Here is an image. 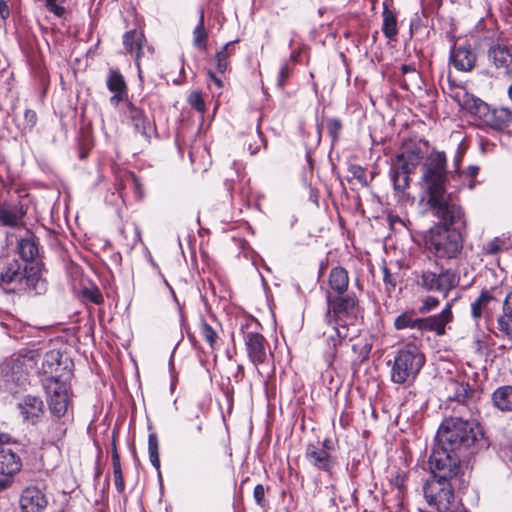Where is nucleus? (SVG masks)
<instances>
[{
  "label": "nucleus",
  "instance_id": "4be33fe9",
  "mask_svg": "<svg viewBox=\"0 0 512 512\" xmlns=\"http://www.w3.org/2000/svg\"><path fill=\"white\" fill-rule=\"evenodd\" d=\"M356 332V330L351 331V328L345 324L334 323L328 331H324L323 333L328 347L327 352L334 354L342 341L352 339L356 335Z\"/></svg>",
  "mask_w": 512,
  "mask_h": 512
},
{
  "label": "nucleus",
  "instance_id": "338daca9",
  "mask_svg": "<svg viewBox=\"0 0 512 512\" xmlns=\"http://www.w3.org/2000/svg\"><path fill=\"white\" fill-rule=\"evenodd\" d=\"M298 56H299V53H298V52H292V53H291L290 58H291L292 60H296Z\"/></svg>",
  "mask_w": 512,
  "mask_h": 512
},
{
  "label": "nucleus",
  "instance_id": "9d476101",
  "mask_svg": "<svg viewBox=\"0 0 512 512\" xmlns=\"http://www.w3.org/2000/svg\"><path fill=\"white\" fill-rule=\"evenodd\" d=\"M454 482L430 477L423 487L427 503L439 512H447L454 500Z\"/></svg>",
  "mask_w": 512,
  "mask_h": 512
},
{
  "label": "nucleus",
  "instance_id": "423d86ee",
  "mask_svg": "<svg viewBox=\"0 0 512 512\" xmlns=\"http://www.w3.org/2000/svg\"><path fill=\"white\" fill-rule=\"evenodd\" d=\"M456 99L460 107L476 117L483 126L503 130L512 123V111L509 108L491 109L487 103L466 91L457 93Z\"/></svg>",
  "mask_w": 512,
  "mask_h": 512
},
{
  "label": "nucleus",
  "instance_id": "de8ad7c7",
  "mask_svg": "<svg viewBox=\"0 0 512 512\" xmlns=\"http://www.w3.org/2000/svg\"><path fill=\"white\" fill-rule=\"evenodd\" d=\"M113 467V476H114V483L116 486V489L118 492H123L125 489V483L122 473L121 464L120 465H112Z\"/></svg>",
  "mask_w": 512,
  "mask_h": 512
},
{
  "label": "nucleus",
  "instance_id": "393cba45",
  "mask_svg": "<svg viewBox=\"0 0 512 512\" xmlns=\"http://www.w3.org/2000/svg\"><path fill=\"white\" fill-rule=\"evenodd\" d=\"M127 110L126 114L128 118L131 120L134 129L136 132L140 133L142 136L149 138L150 131L152 130V126L148 118L142 109L136 107L132 102L127 101L126 103Z\"/></svg>",
  "mask_w": 512,
  "mask_h": 512
},
{
  "label": "nucleus",
  "instance_id": "1a4fd4ad",
  "mask_svg": "<svg viewBox=\"0 0 512 512\" xmlns=\"http://www.w3.org/2000/svg\"><path fill=\"white\" fill-rule=\"evenodd\" d=\"M327 320L329 324L342 323L348 327L353 326L357 320L358 305L354 295L338 296L332 299L327 293Z\"/></svg>",
  "mask_w": 512,
  "mask_h": 512
},
{
  "label": "nucleus",
  "instance_id": "680f3d73",
  "mask_svg": "<svg viewBox=\"0 0 512 512\" xmlns=\"http://www.w3.org/2000/svg\"><path fill=\"white\" fill-rule=\"evenodd\" d=\"M320 448L326 449L327 452L334 450V443L331 438H326L322 442V446Z\"/></svg>",
  "mask_w": 512,
  "mask_h": 512
},
{
  "label": "nucleus",
  "instance_id": "79ce46f5",
  "mask_svg": "<svg viewBox=\"0 0 512 512\" xmlns=\"http://www.w3.org/2000/svg\"><path fill=\"white\" fill-rule=\"evenodd\" d=\"M325 127L329 136L332 138V142L335 143L338 141L343 128L341 120L338 118H327L325 120Z\"/></svg>",
  "mask_w": 512,
  "mask_h": 512
},
{
  "label": "nucleus",
  "instance_id": "ddd939ff",
  "mask_svg": "<svg viewBox=\"0 0 512 512\" xmlns=\"http://www.w3.org/2000/svg\"><path fill=\"white\" fill-rule=\"evenodd\" d=\"M243 340L248 358L254 366L264 364L268 356L272 355L269 351V344L262 334L245 331L243 332Z\"/></svg>",
  "mask_w": 512,
  "mask_h": 512
},
{
  "label": "nucleus",
  "instance_id": "9b49d317",
  "mask_svg": "<svg viewBox=\"0 0 512 512\" xmlns=\"http://www.w3.org/2000/svg\"><path fill=\"white\" fill-rule=\"evenodd\" d=\"M43 387L47 395V403L52 416H66L69 405V386L66 380L45 378Z\"/></svg>",
  "mask_w": 512,
  "mask_h": 512
},
{
  "label": "nucleus",
  "instance_id": "69168bd1",
  "mask_svg": "<svg viewBox=\"0 0 512 512\" xmlns=\"http://www.w3.org/2000/svg\"><path fill=\"white\" fill-rule=\"evenodd\" d=\"M112 465H120V457L117 452V449L114 448L111 455Z\"/></svg>",
  "mask_w": 512,
  "mask_h": 512
},
{
  "label": "nucleus",
  "instance_id": "7c9ffc66",
  "mask_svg": "<svg viewBox=\"0 0 512 512\" xmlns=\"http://www.w3.org/2000/svg\"><path fill=\"white\" fill-rule=\"evenodd\" d=\"M18 253L23 263L33 261L39 254V243L33 235H28L18 242Z\"/></svg>",
  "mask_w": 512,
  "mask_h": 512
},
{
  "label": "nucleus",
  "instance_id": "2eb2a0df",
  "mask_svg": "<svg viewBox=\"0 0 512 512\" xmlns=\"http://www.w3.org/2000/svg\"><path fill=\"white\" fill-rule=\"evenodd\" d=\"M451 65L458 71L470 72L477 62V55L471 44L467 41L454 43L450 49L449 57Z\"/></svg>",
  "mask_w": 512,
  "mask_h": 512
},
{
  "label": "nucleus",
  "instance_id": "f8f14e48",
  "mask_svg": "<svg viewBox=\"0 0 512 512\" xmlns=\"http://www.w3.org/2000/svg\"><path fill=\"white\" fill-rule=\"evenodd\" d=\"M504 292L501 287L493 286L481 290L479 296L471 303V316L478 321L483 316L491 317L493 310L500 303Z\"/></svg>",
  "mask_w": 512,
  "mask_h": 512
},
{
  "label": "nucleus",
  "instance_id": "412c9836",
  "mask_svg": "<svg viewBox=\"0 0 512 512\" xmlns=\"http://www.w3.org/2000/svg\"><path fill=\"white\" fill-rule=\"evenodd\" d=\"M145 42V37L142 32H138L136 30L127 31L123 35V45L128 53H136V67L138 70V78L140 82H143V71L141 69V58L143 55V43Z\"/></svg>",
  "mask_w": 512,
  "mask_h": 512
},
{
  "label": "nucleus",
  "instance_id": "f257e3e1",
  "mask_svg": "<svg viewBox=\"0 0 512 512\" xmlns=\"http://www.w3.org/2000/svg\"><path fill=\"white\" fill-rule=\"evenodd\" d=\"M447 157L433 151L422 165L421 185L426 205L438 219L426 236L428 251L439 260H457L464 248L461 229L466 227L465 211L455 192L447 191V182L460 177L458 169L448 172Z\"/></svg>",
  "mask_w": 512,
  "mask_h": 512
},
{
  "label": "nucleus",
  "instance_id": "a211bd4d",
  "mask_svg": "<svg viewBox=\"0 0 512 512\" xmlns=\"http://www.w3.org/2000/svg\"><path fill=\"white\" fill-rule=\"evenodd\" d=\"M305 458L315 468L331 474L336 466V458L331 456L326 449L315 444H308L305 450Z\"/></svg>",
  "mask_w": 512,
  "mask_h": 512
},
{
  "label": "nucleus",
  "instance_id": "a19ab883",
  "mask_svg": "<svg viewBox=\"0 0 512 512\" xmlns=\"http://www.w3.org/2000/svg\"><path fill=\"white\" fill-rule=\"evenodd\" d=\"M194 35V44L198 48H205V41L207 38V33L204 28V14L201 12L200 19L198 25L195 27L193 31Z\"/></svg>",
  "mask_w": 512,
  "mask_h": 512
},
{
  "label": "nucleus",
  "instance_id": "f3484780",
  "mask_svg": "<svg viewBox=\"0 0 512 512\" xmlns=\"http://www.w3.org/2000/svg\"><path fill=\"white\" fill-rule=\"evenodd\" d=\"M48 499L44 492L36 486H28L21 492L19 506L21 512H44Z\"/></svg>",
  "mask_w": 512,
  "mask_h": 512
},
{
  "label": "nucleus",
  "instance_id": "09e8293b",
  "mask_svg": "<svg viewBox=\"0 0 512 512\" xmlns=\"http://www.w3.org/2000/svg\"><path fill=\"white\" fill-rule=\"evenodd\" d=\"M25 128L31 131L37 123V114L32 109H26L24 113Z\"/></svg>",
  "mask_w": 512,
  "mask_h": 512
},
{
  "label": "nucleus",
  "instance_id": "e2e57ef3",
  "mask_svg": "<svg viewBox=\"0 0 512 512\" xmlns=\"http://www.w3.org/2000/svg\"><path fill=\"white\" fill-rule=\"evenodd\" d=\"M478 171H479V167L474 166V165H471V166H469V167L467 168V170H466V172H465V173H466V175H467L468 177L474 178V177H476V175L478 174Z\"/></svg>",
  "mask_w": 512,
  "mask_h": 512
},
{
  "label": "nucleus",
  "instance_id": "052dcab7",
  "mask_svg": "<svg viewBox=\"0 0 512 512\" xmlns=\"http://www.w3.org/2000/svg\"><path fill=\"white\" fill-rule=\"evenodd\" d=\"M12 441V437L8 433L0 432V447H6L5 444H9Z\"/></svg>",
  "mask_w": 512,
  "mask_h": 512
},
{
  "label": "nucleus",
  "instance_id": "774afa93",
  "mask_svg": "<svg viewBox=\"0 0 512 512\" xmlns=\"http://www.w3.org/2000/svg\"><path fill=\"white\" fill-rule=\"evenodd\" d=\"M508 93H509V97H510V99L512 100V84H511V85H510V87H509V91H508Z\"/></svg>",
  "mask_w": 512,
  "mask_h": 512
},
{
  "label": "nucleus",
  "instance_id": "39448f33",
  "mask_svg": "<svg viewBox=\"0 0 512 512\" xmlns=\"http://www.w3.org/2000/svg\"><path fill=\"white\" fill-rule=\"evenodd\" d=\"M391 363L390 379L393 383L410 386L417 379L424 363L425 356L414 343L400 347Z\"/></svg>",
  "mask_w": 512,
  "mask_h": 512
},
{
  "label": "nucleus",
  "instance_id": "4468645a",
  "mask_svg": "<svg viewBox=\"0 0 512 512\" xmlns=\"http://www.w3.org/2000/svg\"><path fill=\"white\" fill-rule=\"evenodd\" d=\"M16 407L22 421L31 425L39 423L45 412L43 400L31 394L19 397Z\"/></svg>",
  "mask_w": 512,
  "mask_h": 512
},
{
  "label": "nucleus",
  "instance_id": "58836bf2",
  "mask_svg": "<svg viewBox=\"0 0 512 512\" xmlns=\"http://www.w3.org/2000/svg\"><path fill=\"white\" fill-rule=\"evenodd\" d=\"M148 453L151 464L156 470L160 469L159 442L155 433L148 436Z\"/></svg>",
  "mask_w": 512,
  "mask_h": 512
},
{
  "label": "nucleus",
  "instance_id": "c03bdc74",
  "mask_svg": "<svg viewBox=\"0 0 512 512\" xmlns=\"http://www.w3.org/2000/svg\"><path fill=\"white\" fill-rule=\"evenodd\" d=\"M401 70H402L403 75L407 76V78L404 80V83L406 86H407V81L418 84V81L420 80V74L417 72L414 65L404 64V65H402Z\"/></svg>",
  "mask_w": 512,
  "mask_h": 512
},
{
  "label": "nucleus",
  "instance_id": "8fccbe9b",
  "mask_svg": "<svg viewBox=\"0 0 512 512\" xmlns=\"http://www.w3.org/2000/svg\"><path fill=\"white\" fill-rule=\"evenodd\" d=\"M253 497L257 505L261 507L264 505L265 488L262 484H258L255 486L253 491Z\"/></svg>",
  "mask_w": 512,
  "mask_h": 512
},
{
  "label": "nucleus",
  "instance_id": "a18cd8bd",
  "mask_svg": "<svg viewBox=\"0 0 512 512\" xmlns=\"http://www.w3.org/2000/svg\"><path fill=\"white\" fill-rule=\"evenodd\" d=\"M188 103L192 108L197 110L198 112L204 113L205 111V102L203 100L202 94L198 91H194L189 95Z\"/></svg>",
  "mask_w": 512,
  "mask_h": 512
},
{
  "label": "nucleus",
  "instance_id": "7ed1b4c3",
  "mask_svg": "<svg viewBox=\"0 0 512 512\" xmlns=\"http://www.w3.org/2000/svg\"><path fill=\"white\" fill-rule=\"evenodd\" d=\"M0 287L8 293L34 292L43 294L47 289L37 264H27L14 256L0 257Z\"/></svg>",
  "mask_w": 512,
  "mask_h": 512
},
{
  "label": "nucleus",
  "instance_id": "473e14b6",
  "mask_svg": "<svg viewBox=\"0 0 512 512\" xmlns=\"http://www.w3.org/2000/svg\"><path fill=\"white\" fill-rule=\"evenodd\" d=\"M422 155L419 149H408L397 156L395 165L409 172L420 163Z\"/></svg>",
  "mask_w": 512,
  "mask_h": 512
},
{
  "label": "nucleus",
  "instance_id": "37998d69",
  "mask_svg": "<svg viewBox=\"0 0 512 512\" xmlns=\"http://www.w3.org/2000/svg\"><path fill=\"white\" fill-rule=\"evenodd\" d=\"M292 74V69L287 61H285L280 68L277 75L276 85L278 88L283 89L287 80Z\"/></svg>",
  "mask_w": 512,
  "mask_h": 512
},
{
  "label": "nucleus",
  "instance_id": "f03ea898",
  "mask_svg": "<svg viewBox=\"0 0 512 512\" xmlns=\"http://www.w3.org/2000/svg\"><path fill=\"white\" fill-rule=\"evenodd\" d=\"M437 440L439 445L462 456L473 454L486 445L479 423L458 417L447 418L441 423Z\"/></svg>",
  "mask_w": 512,
  "mask_h": 512
},
{
  "label": "nucleus",
  "instance_id": "c9c22d12",
  "mask_svg": "<svg viewBox=\"0 0 512 512\" xmlns=\"http://www.w3.org/2000/svg\"><path fill=\"white\" fill-rule=\"evenodd\" d=\"M411 172L404 170L396 165H393L390 170L391 180L393 182V186L395 191L404 192L406 188L409 186V174Z\"/></svg>",
  "mask_w": 512,
  "mask_h": 512
},
{
  "label": "nucleus",
  "instance_id": "2f4dec72",
  "mask_svg": "<svg viewBox=\"0 0 512 512\" xmlns=\"http://www.w3.org/2000/svg\"><path fill=\"white\" fill-rule=\"evenodd\" d=\"M492 403L500 411H512V386L498 387L492 394Z\"/></svg>",
  "mask_w": 512,
  "mask_h": 512
},
{
  "label": "nucleus",
  "instance_id": "e433bc0d",
  "mask_svg": "<svg viewBox=\"0 0 512 512\" xmlns=\"http://www.w3.org/2000/svg\"><path fill=\"white\" fill-rule=\"evenodd\" d=\"M106 85L110 92L127 91V85L124 77L117 69L111 68L109 70Z\"/></svg>",
  "mask_w": 512,
  "mask_h": 512
},
{
  "label": "nucleus",
  "instance_id": "f704fd0d",
  "mask_svg": "<svg viewBox=\"0 0 512 512\" xmlns=\"http://www.w3.org/2000/svg\"><path fill=\"white\" fill-rule=\"evenodd\" d=\"M509 249V238L505 236H497L487 241L482 247V253L488 256H494L500 252Z\"/></svg>",
  "mask_w": 512,
  "mask_h": 512
},
{
  "label": "nucleus",
  "instance_id": "0eeeda50",
  "mask_svg": "<svg viewBox=\"0 0 512 512\" xmlns=\"http://www.w3.org/2000/svg\"><path fill=\"white\" fill-rule=\"evenodd\" d=\"M417 284L427 292H437L443 297L455 289L460 283V275L451 268H441L440 272L429 269L416 272Z\"/></svg>",
  "mask_w": 512,
  "mask_h": 512
},
{
  "label": "nucleus",
  "instance_id": "72a5a7b5",
  "mask_svg": "<svg viewBox=\"0 0 512 512\" xmlns=\"http://www.w3.org/2000/svg\"><path fill=\"white\" fill-rule=\"evenodd\" d=\"M383 24H382V32L388 39H394L398 34L397 27V16L396 13L389 9L387 4L384 3V8L382 12Z\"/></svg>",
  "mask_w": 512,
  "mask_h": 512
},
{
  "label": "nucleus",
  "instance_id": "bb28decb",
  "mask_svg": "<svg viewBox=\"0 0 512 512\" xmlns=\"http://www.w3.org/2000/svg\"><path fill=\"white\" fill-rule=\"evenodd\" d=\"M127 187L133 189L135 197L137 199H141L143 197L144 191L142 188V184L139 178L133 172L130 171H125L117 177L116 190L122 199H124L123 192Z\"/></svg>",
  "mask_w": 512,
  "mask_h": 512
},
{
  "label": "nucleus",
  "instance_id": "ea45409f",
  "mask_svg": "<svg viewBox=\"0 0 512 512\" xmlns=\"http://www.w3.org/2000/svg\"><path fill=\"white\" fill-rule=\"evenodd\" d=\"M200 335L212 350L216 348L219 337L216 331L205 321H202L200 324Z\"/></svg>",
  "mask_w": 512,
  "mask_h": 512
},
{
  "label": "nucleus",
  "instance_id": "a878e982",
  "mask_svg": "<svg viewBox=\"0 0 512 512\" xmlns=\"http://www.w3.org/2000/svg\"><path fill=\"white\" fill-rule=\"evenodd\" d=\"M21 468L20 456L9 447H0V474L16 475Z\"/></svg>",
  "mask_w": 512,
  "mask_h": 512
},
{
  "label": "nucleus",
  "instance_id": "5fc2aeb1",
  "mask_svg": "<svg viewBox=\"0 0 512 512\" xmlns=\"http://www.w3.org/2000/svg\"><path fill=\"white\" fill-rule=\"evenodd\" d=\"M113 96L110 98L111 105L117 107L121 101L127 99L128 91L125 92H112Z\"/></svg>",
  "mask_w": 512,
  "mask_h": 512
},
{
  "label": "nucleus",
  "instance_id": "3c124183",
  "mask_svg": "<svg viewBox=\"0 0 512 512\" xmlns=\"http://www.w3.org/2000/svg\"><path fill=\"white\" fill-rule=\"evenodd\" d=\"M257 134H258V141L255 142V144H249V146H248V150L251 155H255L259 151L260 145L266 146V140H265L262 132L259 129L257 131Z\"/></svg>",
  "mask_w": 512,
  "mask_h": 512
},
{
  "label": "nucleus",
  "instance_id": "c85d7f7f",
  "mask_svg": "<svg viewBox=\"0 0 512 512\" xmlns=\"http://www.w3.org/2000/svg\"><path fill=\"white\" fill-rule=\"evenodd\" d=\"M24 214L22 206L5 204L0 207V223L3 226L17 227L21 224Z\"/></svg>",
  "mask_w": 512,
  "mask_h": 512
},
{
  "label": "nucleus",
  "instance_id": "20e7f679",
  "mask_svg": "<svg viewBox=\"0 0 512 512\" xmlns=\"http://www.w3.org/2000/svg\"><path fill=\"white\" fill-rule=\"evenodd\" d=\"M62 354L58 350H50L41 357V354L38 350H30L25 354H19L16 358L12 360V372L15 373V370H21L19 377H17V381L20 382L21 385H24L28 382V373L29 370L36 369L39 375L47 376L46 378H56L63 380V373H59L62 369ZM63 370L66 371V374H70V371L66 370V367H63Z\"/></svg>",
  "mask_w": 512,
  "mask_h": 512
},
{
  "label": "nucleus",
  "instance_id": "bf43d9fd",
  "mask_svg": "<svg viewBox=\"0 0 512 512\" xmlns=\"http://www.w3.org/2000/svg\"><path fill=\"white\" fill-rule=\"evenodd\" d=\"M208 76H209L210 81H212L219 89H221L223 87L222 80L219 77H217L215 73H213L212 71H209Z\"/></svg>",
  "mask_w": 512,
  "mask_h": 512
},
{
  "label": "nucleus",
  "instance_id": "0e129e2a",
  "mask_svg": "<svg viewBox=\"0 0 512 512\" xmlns=\"http://www.w3.org/2000/svg\"><path fill=\"white\" fill-rule=\"evenodd\" d=\"M389 222L392 226H394L397 223L405 226L404 221L399 216L390 215Z\"/></svg>",
  "mask_w": 512,
  "mask_h": 512
},
{
  "label": "nucleus",
  "instance_id": "13d9d810",
  "mask_svg": "<svg viewBox=\"0 0 512 512\" xmlns=\"http://www.w3.org/2000/svg\"><path fill=\"white\" fill-rule=\"evenodd\" d=\"M89 299L95 304H99L103 301L102 294L98 289L89 292Z\"/></svg>",
  "mask_w": 512,
  "mask_h": 512
},
{
  "label": "nucleus",
  "instance_id": "4c0bfd02",
  "mask_svg": "<svg viewBox=\"0 0 512 512\" xmlns=\"http://www.w3.org/2000/svg\"><path fill=\"white\" fill-rule=\"evenodd\" d=\"M234 44V41L225 44L215 55L216 68L221 74L225 73L228 69V58L234 53Z\"/></svg>",
  "mask_w": 512,
  "mask_h": 512
},
{
  "label": "nucleus",
  "instance_id": "4d7b16f0",
  "mask_svg": "<svg viewBox=\"0 0 512 512\" xmlns=\"http://www.w3.org/2000/svg\"><path fill=\"white\" fill-rule=\"evenodd\" d=\"M11 0H0V19L6 20L10 16L9 2Z\"/></svg>",
  "mask_w": 512,
  "mask_h": 512
},
{
  "label": "nucleus",
  "instance_id": "cd10ccee",
  "mask_svg": "<svg viewBox=\"0 0 512 512\" xmlns=\"http://www.w3.org/2000/svg\"><path fill=\"white\" fill-rule=\"evenodd\" d=\"M458 299H459V296L454 299L449 300L440 313L430 316L432 323L434 325V328H435V333L438 336L444 335L445 328H446L447 324H449L453 321L454 316H453L452 308Z\"/></svg>",
  "mask_w": 512,
  "mask_h": 512
},
{
  "label": "nucleus",
  "instance_id": "aec40b11",
  "mask_svg": "<svg viewBox=\"0 0 512 512\" xmlns=\"http://www.w3.org/2000/svg\"><path fill=\"white\" fill-rule=\"evenodd\" d=\"M447 398L471 407L475 403L476 392L467 382L450 379L445 386Z\"/></svg>",
  "mask_w": 512,
  "mask_h": 512
},
{
  "label": "nucleus",
  "instance_id": "c756f323",
  "mask_svg": "<svg viewBox=\"0 0 512 512\" xmlns=\"http://www.w3.org/2000/svg\"><path fill=\"white\" fill-rule=\"evenodd\" d=\"M328 283L332 291L339 295L344 294L349 285L348 272L340 266L332 268L329 273Z\"/></svg>",
  "mask_w": 512,
  "mask_h": 512
},
{
  "label": "nucleus",
  "instance_id": "5701e85b",
  "mask_svg": "<svg viewBox=\"0 0 512 512\" xmlns=\"http://www.w3.org/2000/svg\"><path fill=\"white\" fill-rule=\"evenodd\" d=\"M497 329L502 337L512 341V291L502 301V313L497 318Z\"/></svg>",
  "mask_w": 512,
  "mask_h": 512
},
{
  "label": "nucleus",
  "instance_id": "49530a36",
  "mask_svg": "<svg viewBox=\"0 0 512 512\" xmlns=\"http://www.w3.org/2000/svg\"><path fill=\"white\" fill-rule=\"evenodd\" d=\"M440 304V301L437 297L435 296H427L425 297V299L422 301V304L421 306L419 307V312L421 314H426L432 310H434L435 308H437Z\"/></svg>",
  "mask_w": 512,
  "mask_h": 512
},
{
  "label": "nucleus",
  "instance_id": "dca6fc26",
  "mask_svg": "<svg viewBox=\"0 0 512 512\" xmlns=\"http://www.w3.org/2000/svg\"><path fill=\"white\" fill-rule=\"evenodd\" d=\"M488 61L498 74L512 76V47L505 44H494L488 50Z\"/></svg>",
  "mask_w": 512,
  "mask_h": 512
},
{
  "label": "nucleus",
  "instance_id": "864d4df0",
  "mask_svg": "<svg viewBox=\"0 0 512 512\" xmlns=\"http://www.w3.org/2000/svg\"><path fill=\"white\" fill-rule=\"evenodd\" d=\"M351 173L353 176L359 180L360 183L366 184V173L365 170L360 166H353L351 168Z\"/></svg>",
  "mask_w": 512,
  "mask_h": 512
},
{
  "label": "nucleus",
  "instance_id": "6ab92c4d",
  "mask_svg": "<svg viewBox=\"0 0 512 512\" xmlns=\"http://www.w3.org/2000/svg\"><path fill=\"white\" fill-rule=\"evenodd\" d=\"M394 328L396 330L417 329L421 332H434L435 328L430 316L418 318L414 310L404 311L394 320Z\"/></svg>",
  "mask_w": 512,
  "mask_h": 512
},
{
  "label": "nucleus",
  "instance_id": "b1692460",
  "mask_svg": "<svg viewBox=\"0 0 512 512\" xmlns=\"http://www.w3.org/2000/svg\"><path fill=\"white\" fill-rule=\"evenodd\" d=\"M68 422L69 420L66 416H52L43 432L44 439L51 444H56L63 440L66 436Z\"/></svg>",
  "mask_w": 512,
  "mask_h": 512
},
{
  "label": "nucleus",
  "instance_id": "6e6552de",
  "mask_svg": "<svg viewBox=\"0 0 512 512\" xmlns=\"http://www.w3.org/2000/svg\"><path fill=\"white\" fill-rule=\"evenodd\" d=\"M461 456L439 445L429 457L431 477L456 481L461 471Z\"/></svg>",
  "mask_w": 512,
  "mask_h": 512
},
{
  "label": "nucleus",
  "instance_id": "603ef678",
  "mask_svg": "<svg viewBox=\"0 0 512 512\" xmlns=\"http://www.w3.org/2000/svg\"><path fill=\"white\" fill-rule=\"evenodd\" d=\"M383 281L386 285H389L391 289H394L396 286V280L390 270L387 267H383Z\"/></svg>",
  "mask_w": 512,
  "mask_h": 512
},
{
  "label": "nucleus",
  "instance_id": "6e6d98bb",
  "mask_svg": "<svg viewBox=\"0 0 512 512\" xmlns=\"http://www.w3.org/2000/svg\"><path fill=\"white\" fill-rule=\"evenodd\" d=\"M15 475H1L0 476V492L10 488L13 484V477Z\"/></svg>",
  "mask_w": 512,
  "mask_h": 512
}]
</instances>
